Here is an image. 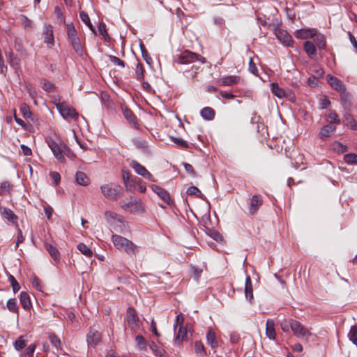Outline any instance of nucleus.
<instances>
[{
	"label": "nucleus",
	"instance_id": "1",
	"mask_svg": "<svg viewBox=\"0 0 357 357\" xmlns=\"http://www.w3.org/2000/svg\"><path fill=\"white\" fill-rule=\"evenodd\" d=\"M112 241L116 249L123 251L129 255H135L139 251L138 247L134 243L122 236L113 234Z\"/></svg>",
	"mask_w": 357,
	"mask_h": 357
},
{
	"label": "nucleus",
	"instance_id": "2",
	"mask_svg": "<svg viewBox=\"0 0 357 357\" xmlns=\"http://www.w3.org/2000/svg\"><path fill=\"white\" fill-rule=\"evenodd\" d=\"M195 61H198L202 63H204L206 61V58L190 50H185L174 58V61L178 64H188Z\"/></svg>",
	"mask_w": 357,
	"mask_h": 357
},
{
	"label": "nucleus",
	"instance_id": "3",
	"mask_svg": "<svg viewBox=\"0 0 357 357\" xmlns=\"http://www.w3.org/2000/svg\"><path fill=\"white\" fill-rule=\"evenodd\" d=\"M100 190L106 198L116 200L120 197L122 188L118 184L108 183L100 186Z\"/></svg>",
	"mask_w": 357,
	"mask_h": 357
},
{
	"label": "nucleus",
	"instance_id": "4",
	"mask_svg": "<svg viewBox=\"0 0 357 357\" xmlns=\"http://www.w3.org/2000/svg\"><path fill=\"white\" fill-rule=\"evenodd\" d=\"M291 331L295 336L301 339H304L306 341H309L311 337H314L307 328L296 320H294V321L291 322Z\"/></svg>",
	"mask_w": 357,
	"mask_h": 357
},
{
	"label": "nucleus",
	"instance_id": "5",
	"mask_svg": "<svg viewBox=\"0 0 357 357\" xmlns=\"http://www.w3.org/2000/svg\"><path fill=\"white\" fill-rule=\"evenodd\" d=\"M46 142L54 157L60 162H63L65 161V158L63 155V151L64 150L63 147L66 146V144L61 142H57L51 138L47 139Z\"/></svg>",
	"mask_w": 357,
	"mask_h": 357
},
{
	"label": "nucleus",
	"instance_id": "6",
	"mask_svg": "<svg viewBox=\"0 0 357 357\" xmlns=\"http://www.w3.org/2000/svg\"><path fill=\"white\" fill-rule=\"evenodd\" d=\"M56 107L59 110L61 115L65 119H76L78 116V113L76 110L70 107L65 102H60L55 103Z\"/></svg>",
	"mask_w": 357,
	"mask_h": 357
},
{
	"label": "nucleus",
	"instance_id": "7",
	"mask_svg": "<svg viewBox=\"0 0 357 357\" xmlns=\"http://www.w3.org/2000/svg\"><path fill=\"white\" fill-rule=\"evenodd\" d=\"M120 206L123 210L131 213H142L144 211L142 201L137 199H132L128 202H121Z\"/></svg>",
	"mask_w": 357,
	"mask_h": 357
},
{
	"label": "nucleus",
	"instance_id": "8",
	"mask_svg": "<svg viewBox=\"0 0 357 357\" xmlns=\"http://www.w3.org/2000/svg\"><path fill=\"white\" fill-rule=\"evenodd\" d=\"M127 323L131 330L135 331L140 328L139 324V318L137 317L135 310L132 307H129L127 312Z\"/></svg>",
	"mask_w": 357,
	"mask_h": 357
},
{
	"label": "nucleus",
	"instance_id": "9",
	"mask_svg": "<svg viewBox=\"0 0 357 357\" xmlns=\"http://www.w3.org/2000/svg\"><path fill=\"white\" fill-rule=\"evenodd\" d=\"M130 166L137 174L149 181H155L153 175L145 168V167L142 165L137 161L132 160L130 163Z\"/></svg>",
	"mask_w": 357,
	"mask_h": 357
},
{
	"label": "nucleus",
	"instance_id": "10",
	"mask_svg": "<svg viewBox=\"0 0 357 357\" xmlns=\"http://www.w3.org/2000/svg\"><path fill=\"white\" fill-rule=\"evenodd\" d=\"M151 188L167 204L171 205L172 204L169 193L165 189L160 187L159 185L153 184L151 185Z\"/></svg>",
	"mask_w": 357,
	"mask_h": 357
},
{
	"label": "nucleus",
	"instance_id": "11",
	"mask_svg": "<svg viewBox=\"0 0 357 357\" xmlns=\"http://www.w3.org/2000/svg\"><path fill=\"white\" fill-rule=\"evenodd\" d=\"M101 338L102 336L100 333L98 331L91 328L87 334L86 341L89 345L96 347L100 342Z\"/></svg>",
	"mask_w": 357,
	"mask_h": 357
},
{
	"label": "nucleus",
	"instance_id": "12",
	"mask_svg": "<svg viewBox=\"0 0 357 357\" xmlns=\"http://www.w3.org/2000/svg\"><path fill=\"white\" fill-rule=\"evenodd\" d=\"M278 39L286 46H291L293 39L291 36L285 30L279 29L275 31Z\"/></svg>",
	"mask_w": 357,
	"mask_h": 357
},
{
	"label": "nucleus",
	"instance_id": "13",
	"mask_svg": "<svg viewBox=\"0 0 357 357\" xmlns=\"http://www.w3.org/2000/svg\"><path fill=\"white\" fill-rule=\"evenodd\" d=\"M43 32L45 35L44 42L47 44L49 47H52L54 45L52 26L50 24H44Z\"/></svg>",
	"mask_w": 357,
	"mask_h": 357
},
{
	"label": "nucleus",
	"instance_id": "14",
	"mask_svg": "<svg viewBox=\"0 0 357 357\" xmlns=\"http://www.w3.org/2000/svg\"><path fill=\"white\" fill-rule=\"evenodd\" d=\"M263 204V199L261 195H253L249 204V213L254 215Z\"/></svg>",
	"mask_w": 357,
	"mask_h": 357
},
{
	"label": "nucleus",
	"instance_id": "15",
	"mask_svg": "<svg viewBox=\"0 0 357 357\" xmlns=\"http://www.w3.org/2000/svg\"><path fill=\"white\" fill-rule=\"evenodd\" d=\"M123 114L128 123L135 129L139 128L137 119L134 113L128 107L123 108Z\"/></svg>",
	"mask_w": 357,
	"mask_h": 357
},
{
	"label": "nucleus",
	"instance_id": "16",
	"mask_svg": "<svg viewBox=\"0 0 357 357\" xmlns=\"http://www.w3.org/2000/svg\"><path fill=\"white\" fill-rule=\"evenodd\" d=\"M0 212L8 221L12 222L18 227L17 225V216L13 213V211L6 207L0 206Z\"/></svg>",
	"mask_w": 357,
	"mask_h": 357
},
{
	"label": "nucleus",
	"instance_id": "17",
	"mask_svg": "<svg viewBox=\"0 0 357 357\" xmlns=\"http://www.w3.org/2000/svg\"><path fill=\"white\" fill-rule=\"evenodd\" d=\"M327 81L328 84L336 91L340 92V91H344L346 90L344 85L342 84V82L337 79V77L328 75H327Z\"/></svg>",
	"mask_w": 357,
	"mask_h": 357
},
{
	"label": "nucleus",
	"instance_id": "18",
	"mask_svg": "<svg viewBox=\"0 0 357 357\" xmlns=\"http://www.w3.org/2000/svg\"><path fill=\"white\" fill-rule=\"evenodd\" d=\"M206 343L208 344L214 351L218 347V343L216 338V335L213 330L211 328L207 331L206 333Z\"/></svg>",
	"mask_w": 357,
	"mask_h": 357
},
{
	"label": "nucleus",
	"instance_id": "19",
	"mask_svg": "<svg viewBox=\"0 0 357 357\" xmlns=\"http://www.w3.org/2000/svg\"><path fill=\"white\" fill-rule=\"evenodd\" d=\"M253 290L251 278L249 275L246 276L245 282V294L246 298L251 303L253 299Z\"/></svg>",
	"mask_w": 357,
	"mask_h": 357
},
{
	"label": "nucleus",
	"instance_id": "20",
	"mask_svg": "<svg viewBox=\"0 0 357 357\" xmlns=\"http://www.w3.org/2000/svg\"><path fill=\"white\" fill-rule=\"evenodd\" d=\"M266 335L270 340L275 339V323L273 319H268L266 321Z\"/></svg>",
	"mask_w": 357,
	"mask_h": 357
},
{
	"label": "nucleus",
	"instance_id": "21",
	"mask_svg": "<svg viewBox=\"0 0 357 357\" xmlns=\"http://www.w3.org/2000/svg\"><path fill=\"white\" fill-rule=\"evenodd\" d=\"M69 41L75 52L78 55L82 56L84 51L79 38L78 36L76 38H73L72 39L69 40Z\"/></svg>",
	"mask_w": 357,
	"mask_h": 357
},
{
	"label": "nucleus",
	"instance_id": "22",
	"mask_svg": "<svg viewBox=\"0 0 357 357\" xmlns=\"http://www.w3.org/2000/svg\"><path fill=\"white\" fill-rule=\"evenodd\" d=\"M271 92L278 98H282L287 97L288 93H287L283 89L279 87L278 84L273 82L271 84Z\"/></svg>",
	"mask_w": 357,
	"mask_h": 357
},
{
	"label": "nucleus",
	"instance_id": "23",
	"mask_svg": "<svg viewBox=\"0 0 357 357\" xmlns=\"http://www.w3.org/2000/svg\"><path fill=\"white\" fill-rule=\"evenodd\" d=\"M240 77L235 75H228L220 79L219 82L222 86H231L238 82Z\"/></svg>",
	"mask_w": 357,
	"mask_h": 357
},
{
	"label": "nucleus",
	"instance_id": "24",
	"mask_svg": "<svg viewBox=\"0 0 357 357\" xmlns=\"http://www.w3.org/2000/svg\"><path fill=\"white\" fill-rule=\"evenodd\" d=\"M176 337H175V342L178 344L181 343L182 341H183L185 337H187L188 335V330L185 327L183 326H180L177 328Z\"/></svg>",
	"mask_w": 357,
	"mask_h": 357
},
{
	"label": "nucleus",
	"instance_id": "25",
	"mask_svg": "<svg viewBox=\"0 0 357 357\" xmlns=\"http://www.w3.org/2000/svg\"><path fill=\"white\" fill-rule=\"evenodd\" d=\"M315 35V31L314 29H299L296 32V37L301 39H306L308 38H312Z\"/></svg>",
	"mask_w": 357,
	"mask_h": 357
},
{
	"label": "nucleus",
	"instance_id": "26",
	"mask_svg": "<svg viewBox=\"0 0 357 357\" xmlns=\"http://www.w3.org/2000/svg\"><path fill=\"white\" fill-rule=\"evenodd\" d=\"M20 303L23 307V308L26 310H29L32 307L31 299L29 294L25 291H22L20 293Z\"/></svg>",
	"mask_w": 357,
	"mask_h": 357
},
{
	"label": "nucleus",
	"instance_id": "27",
	"mask_svg": "<svg viewBox=\"0 0 357 357\" xmlns=\"http://www.w3.org/2000/svg\"><path fill=\"white\" fill-rule=\"evenodd\" d=\"M75 181L77 184L86 186L89 184L90 180L83 172H77L75 174Z\"/></svg>",
	"mask_w": 357,
	"mask_h": 357
},
{
	"label": "nucleus",
	"instance_id": "28",
	"mask_svg": "<svg viewBox=\"0 0 357 357\" xmlns=\"http://www.w3.org/2000/svg\"><path fill=\"white\" fill-rule=\"evenodd\" d=\"M304 50L305 51L307 56L312 58L317 53V49L315 45L309 40L304 42L303 43Z\"/></svg>",
	"mask_w": 357,
	"mask_h": 357
},
{
	"label": "nucleus",
	"instance_id": "29",
	"mask_svg": "<svg viewBox=\"0 0 357 357\" xmlns=\"http://www.w3.org/2000/svg\"><path fill=\"white\" fill-rule=\"evenodd\" d=\"M45 250L48 252V253L54 259V261H59V259H60L59 252L55 246H54L48 243H45Z\"/></svg>",
	"mask_w": 357,
	"mask_h": 357
},
{
	"label": "nucleus",
	"instance_id": "30",
	"mask_svg": "<svg viewBox=\"0 0 357 357\" xmlns=\"http://www.w3.org/2000/svg\"><path fill=\"white\" fill-rule=\"evenodd\" d=\"M215 114L214 109L209 107H204L200 112L201 116L208 121L213 120L215 117Z\"/></svg>",
	"mask_w": 357,
	"mask_h": 357
},
{
	"label": "nucleus",
	"instance_id": "31",
	"mask_svg": "<svg viewBox=\"0 0 357 357\" xmlns=\"http://www.w3.org/2000/svg\"><path fill=\"white\" fill-rule=\"evenodd\" d=\"M7 308L10 312L18 314L19 307L16 298H10L7 303L6 306L3 307V309Z\"/></svg>",
	"mask_w": 357,
	"mask_h": 357
},
{
	"label": "nucleus",
	"instance_id": "32",
	"mask_svg": "<svg viewBox=\"0 0 357 357\" xmlns=\"http://www.w3.org/2000/svg\"><path fill=\"white\" fill-rule=\"evenodd\" d=\"M335 130V127L328 124L324 126L319 132V137L321 139L328 137L331 135V133H333Z\"/></svg>",
	"mask_w": 357,
	"mask_h": 357
},
{
	"label": "nucleus",
	"instance_id": "33",
	"mask_svg": "<svg viewBox=\"0 0 357 357\" xmlns=\"http://www.w3.org/2000/svg\"><path fill=\"white\" fill-rule=\"evenodd\" d=\"M79 17L82 21L90 29V30L96 33V30L91 22L89 16L85 11H81L79 13Z\"/></svg>",
	"mask_w": 357,
	"mask_h": 357
},
{
	"label": "nucleus",
	"instance_id": "34",
	"mask_svg": "<svg viewBox=\"0 0 357 357\" xmlns=\"http://www.w3.org/2000/svg\"><path fill=\"white\" fill-rule=\"evenodd\" d=\"M149 348L158 357H162L165 354V350L153 341L149 343Z\"/></svg>",
	"mask_w": 357,
	"mask_h": 357
},
{
	"label": "nucleus",
	"instance_id": "35",
	"mask_svg": "<svg viewBox=\"0 0 357 357\" xmlns=\"http://www.w3.org/2000/svg\"><path fill=\"white\" fill-rule=\"evenodd\" d=\"M8 61L10 65L14 68L17 69L20 66V59L16 55H15L13 52H10L8 55Z\"/></svg>",
	"mask_w": 357,
	"mask_h": 357
},
{
	"label": "nucleus",
	"instance_id": "36",
	"mask_svg": "<svg viewBox=\"0 0 357 357\" xmlns=\"http://www.w3.org/2000/svg\"><path fill=\"white\" fill-rule=\"evenodd\" d=\"M77 250L84 255L87 257H91L93 255L92 250L84 243H80L77 246Z\"/></svg>",
	"mask_w": 357,
	"mask_h": 357
},
{
	"label": "nucleus",
	"instance_id": "37",
	"mask_svg": "<svg viewBox=\"0 0 357 357\" xmlns=\"http://www.w3.org/2000/svg\"><path fill=\"white\" fill-rule=\"evenodd\" d=\"M344 119L347 121V124L350 126L351 130H357V123L350 113H345L344 114Z\"/></svg>",
	"mask_w": 357,
	"mask_h": 357
},
{
	"label": "nucleus",
	"instance_id": "38",
	"mask_svg": "<svg viewBox=\"0 0 357 357\" xmlns=\"http://www.w3.org/2000/svg\"><path fill=\"white\" fill-rule=\"evenodd\" d=\"M135 342H136L137 347L139 350H146V349L147 344H146V342L144 337L142 335H137L135 337Z\"/></svg>",
	"mask_w": 357,
	"mask_h": 357
},
{
	"label": "nucleus",
	"instance_id": "39",
	"mask_svg": "<svg viewBox=\"0 0 357 357\" xmlns=\"http://www.w3.org/2000/svg\"><path fill=\"white\" fill-rule=\"evenodd\" d=\"M195 351L199 356H204L206 354L204 346L200 341H196L195 342Z\"/></svg>",
	"mask_w": 357,
	"mask_h": 357
},
{
	"label": "nucleus",
	"instance_id": "40",
	"mask_svg": "<svg viewBox=\"0 0 357 357\" xmlns=\"http://www.w3.org/2000/svg\"><path fill=\"white\" fill-rule=\"evenodd\" d=\"M314 42L319 49H325L326 45V39L324 35L319 34L316 36V38L314 39Z\"/></svg>",
	"mask_w": 357,
	"mask_h": 357
},
{
	"label": "nucleus",
	"instance_id": "41",
	"mask_svg": "<svg viewBox=\"0 0 357 357\" xmlns=\"http://www.w3.org/2000/svg\"><path fill=\"white\" fill-rule=\"evenodd\" d=\"M170 139L172 142H174L178 147L187 149L189 147L188 142L178 137L171 136Z\"/></svg>",
	"mask_w": 357,
	"mask_h": 357
},
{
	"label": "nucleus",
	"instance_id": "42",
	"mask_svg": "<svg viewBox=\"0 0 357 357\" xmlns=\"http://www.w3.org/2000/svg\"><path fill=\"white\" fill-rule=\"evenodd\" d=\"M66 29H67V36L68 40L72 39L73 38L77 37V31L75 30V28L73 23L68 24L66 25Z\"/></svg>",
	"mask_w": 357,
	"mask_h": 357
},
{
	"label": "nucleus",
	"instance_id": "43",
	"mask_svg": "<svg viewBox=\"0 0 357 357\" xmlns=\"http://www.w3.org/2000/svg\"><path fill=\"white\" fill-rule=\"evenodd\" d=\"M294 319H284L280 322V327L283 332L288 333L289 331V329L291 330V322L294 321Z\"/></svg>",
	"mask_w": 357,
	"mask_h": 357
},
{
	"label": "nucleus",
	"instance_id": "44",
	"mask_svg": "<svg viewBox=\"0 0 357 357\" xmlns=\"http://www.w3.org/2000/svg\"><path fill=\"white\" fill-rule=\"evenodd\" d=\"M327 121L330 123L340 124V120L338 118L337 114L334 111H330L327 116Z\"/></svg>",
	"mask_w": 357,
	"mask_h": 357
},
{
	"label": "nucleus",
	"instance_id": "45",
	"mask_svg": "<svg viewBox=\"0 0 357 357\" xmlns=\"http://www.w3.org/2000/svg\"><path fill=\"white\" fill-rule=\"evenodd\" d=\"M98 31L99 33V34L100 36H102V38L108 41L109 40V36L107 32V30H106V26H105V24L103 23V22H100L98 25Z\"/></svg>",
	"mask_w": 357,
	"mask_h": 357
},
{
	"label": "nucleus",
	"instance_id": "46",
	"mask_svg": "<svg viewBox=\"0 0 357 357\" xmlns=\"http://www.w3.org/2000/svg\"><path fill=\"white\" fill-rule=\"evenodd\" d=\"M344 160L346 163L349 165L357 164V154L356 153H347L344 156Z\"/></svg>",
	"mask_w": 357,
	"mask_h": 357
},
{
	"label": "nucleus",
	"instance_id": "47",
	"mask_svg": "<svg viewBox=\"0 0 357 357\" xmlns=\"http://www.w3.org/2000/svg\"><path fill=\"white\" fill-rule=\"evenodd\" d=\"M139 47H140V50H141L143 59L145 60V61L148 64L150 65L152 63V59L149 56V53H148V52H147L144 45L143 43H140Z\"/></svg>",
	"mask_w": 357,
	"mask_h": 357
},
{
	"label": "nucleus",
	"instance_id": "48",
	"mask_svg": "<svg viewBox=\"0 0 357 357\" xmlns=\"http://www.w3.org/2000/svg\"><path fill=\"white\" fill-rule=\"evenodd\" d=\"M187 194L189 195H195L197 197L202 198L203 194L196 186H190L187 190Z\"/></svg>",
	"mask_w": 357,
	"mask_h": 357
},
{
	"label": "nucleus",
	"instance_id": "49",
	"mask_svg": "<svg viewBox=\"0 0 357 357\" xmlns=\"http://www.w3.org/2000/svg\"><path fill=\"white\" fill-rule=\"evenodd\" d=\"M348 337L354 344L357 345V326L351 328Z\"/></svg>",
	"mask_w": 357,
	"mask_h": 357
},
{
	"label": "nucleus",
	"instance_id": "50",
	"mask_svg": "<svg viewBox=\"0 0 357 357\" xmlns=\"http://www.w3.org/2000/svg\"><path fill=\"white\" fill-rule=\"evenodd\" d=\"M136 78L141 81L144 78V68L141 63H137L135 69Z\"/></svg>",
	"mask_w": 357,
	"mask_h": 357
},
{
	"label": "nucleus",
	"instance_id": "51",
	"mask_svg": "<svg viewBox=\"0 0 357 357\" xmlns=\"http://www.w3.org/2000/svg\"><path fill=\"white\" fill-rule=\"evenodd\" d=\"M26 347L25 340L22 336L17 338L14 342V347L17 351H20Z\"/></svg>",
	"mask_w": 357,
	"mask_h": 357
},
{
	"label": "nucleus",
	"instance_id": "52",
	"mask_svg": "<svg viewBox=\"0 0 357 357\" xmlns=\"http://www.w3.org/2000/svg\"><path fill=\"white\" fill-rule=\"evenodd\" d=\"M14 48L17 52H20L21 54H26V50L23 47L22 41L20 39H15Z\"/></svg>",
	"mask_w": 357,
	"mask_h": 357
},
{
	"label": "nucleus",
	"instance_id": "53",
	"mask_svg": "<svg viewBox=\"0 0 357 357\" xmlns=\"http://www.w3.org/2000/svg\"><path fill=\"white\" fill-rule=\"evenodd\" d=\"M342 93L340 95L341 100L344 107H347L350 106V96L349 93L344 91H340Z\"/></svg>",
	"mask_w": 357,
	"mask_h": 357
},
{
	"label": "nucleus",
	"instance_id": "54",
	"mask_svg": "<svg viewBox=\"0 0 357 357\" xmlns=\"http://www.w3.org/2000/svg\"><path fill=\"white\" fill-rule=\"evenodd\" d=\"M49 339H50V341L51 344L56 349H58L60 347L61 341H60L59 338L55 334H50L49 335Z\"/></svg>",
	"mask_w": 357,
	"mask_h": 357
},
{
	"label": "nucleus",
	"instance_id": "55",
	"mask_svg": "<svg viewBox=\"0 0 357 357\" xmlns=\"http://www.w3.org/2000/svg\"><path fill=\"white\" fill-rule=\"evenodd\" d=\"M8 278L9 281L10 282L13 292H17L20 289V284L17 282V281L16 280L13 275H10Z\"/></svg>",
	"mask_w": 357,
	"mask_h": 357
},
{
	"label": "nucleus",
	"instance_id": "56",
	"mask_svg": "<svg viewBox=\"0 0 357 357\" xmlns=\"http://www.w3.org/2000/svg\"><path fill=\"white\" fill-rule=\"evenodd\" d=\"M109 61L113 63L114 65L121 66L122 68L125 67V62L119 59V57L113 55L109 56Z\"/></svg>",
	"mask_w": 357,
	"mask_h": 357
},
{
	"label": "nucleus",
	"instance_id": "57",
	"mask_svg": "<svg viewBox=\"0 0 357 357\" xmlns=\"http://www.w3.org/2000/svg\"><path fill=\"white\" fill-rule=\"evenodd\" d=\"M20 112L23 117L25 119H29L31 116V112L30 111L29 106L25 104L21 106Z\"/></svg>",
	"mask_w": 357,
	"mask_h": 357
},
{
	"label": "nucleus",
	"instance_id": "58",
	"mask_svg": "<svg viewBox=\"0 0 357 357\" xmlns=\"http://www.w3.org/2000/svg\"><path fill=\"white\" fill-rule=\"evenodd\" d=\"M182 165L184 167L185 170L188 174H190L193 178L197 177V173L195 172L193 167L190 164L187 162H183Z\"/></svg>",
	"mask_w": 357,
	"mask_h": 357
},
{
	"label": "nucleus",
	"instance_id": "59",
	"mask_svg": "<svg viewBox=\"0 0 357 357\" xmlns=\"http://www.w3.org/2000/svg\"><path fill=\"white\" fill-rule=\"evenodd\" d=\"M333 149L337 153H344L347 150V146L343 145L340 142H335L333 144Z\"/></svg>",
	"mask_w": 357,
	"mask_h": 357
},
{
	"label": "nucleus",
	"instance_id": "60",
	"mask_svg": "<svg viewBox=\"0 0 357 357\" xmlns=\"http://www.w3.org/2000/svg\"><path fill=\"white\" fill-rule=\"evenodd\" d=\"M130 173L129 172V171L126 170V169H123L122 170V178H123V183L125 185L126 187H128V183H129V181H130Z\"/></svg>",
	"mask_w": 357,
	"mask_h": 357
},
{
	"label": "nucleus",
	"instance_id": "61",
	"mask_svg": "<svg viewBox=\"0 0 357 357\" xmlns=\"http://www.w3.org/2000/svg\"><path fill=\"white\" fill-rule=\"evenodd\" d=\"M42 88L47 92H52L54 90V84L48 81H45L43 83Z\"/></svg>",
	"mask_w": 357,
	"mask_h": 357
},
{
	"label": "nucleus",
	"instance_id": "62",
	"mask_svg": "<svg viewBox=\"0 0 357 357\" xmlns=\"http://www.w3.org/2000/svg\"><path fill=\"white\" fill-rule=\"evenodd\" d=\"M249 71L255 75H257L258 69L252 58L249 61Z\"/></svg>",
	"mask_w": 357,
	"mask_h": 357
},
{
	"label": "nucleus",
	"instance_id": "63",
	"mask_svg": "<svg viewBox=\"0 0 357 357\" xmlns=\"http://www.w3.org/2000/svg\"><path fill=\"white\" fill-rule=\"evenodd\" d=\"M64 150L63 151V155H66L68 158H69L71 160H73L76 155L75 153L66 145L65 147H63Z\"/></svg>",
	"mask_w": 357,
	"mask_h": 357
},
{
	"label": "nucleus",
	"instance_id": "64",
	"mask_svg": "<svg viewBox=\"0 0 357 357\" xmlns=\"http://www.w3.org/2000/svg\"><path fill=\"white\" fill-rule=\"evenodd\" d=\"M183 315L181 313L176 316V325L174 326L175 331H176L178 327H179L180 326H183Z\"/></svg>",
	"mask_w": 357,
	"mask_h": 357
}]
</instances>
